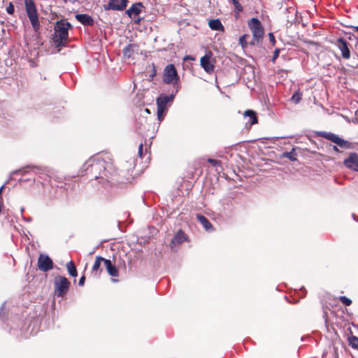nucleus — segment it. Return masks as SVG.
I'll return each instance as SVG.
<instances>
[{"instance_id":"obj_28","label":"nucleus","mask_w":358,"mask_h":358,"mask_svg":"<svg viewBox=\"0 0 358 358\" xmlns=\"http://www.w3.org/2000/svg\"><path fill=\"white\" fill-rule=\"evenodd\" d=\"M249 37L248 34H243L239 38V43L241 45L243 49H245L248 47L247 39Z\"/></svg>"},{"instance_id":"obj_40","label":"nucleus","mask_w":358,"mask_h":358,"mask_svg":"<svg viewBox=\"0 0 358 358\" xmlns=\"http://www.w3.org/2000/svg\"><path fill=\"white\" fill-rule=\"evenodd\" d=\"M333 149H334V150H336V151H338V148H337V147H336V146H335V145H334V146H333Z\"/></svg>"},{"instance_id":"obj_38","label":"nucleus","mask_w":358,"mask_h":358,"mask_svg":"<svg viewBox=\"0 0 358 358\" xmlns=\"http://www.w3.org/2000/svg\"><path fill=\"white\" fill-rule=\"evenodd\" d=\"M187 59H192V60H193V59H194V58H193L192 56H190V55H187V56H186V57H185V60H187Z\"/></svg>"},{"instance_id":"obj_15","label":"nucleus","mask_w":358,"mask_h":358,"mask_svg":"<svg viewBox=\"0 0 358 358\" xmlns=\"http://www.w3.org/2000/svg\"><path fill=\"white\" fill-rule=\"evenodd\" d=\"M103 266L106 268L107 273L112 277H118L119 271L117 267L110 259L104 258Z\"/></svg>"},{"instance_id":"obj_32","label":"nucleus","mask_w":358,"mask_h":358,"mask_svg":"<svg viewBox=\"0 0 358 358\" xmlns=\"http://www.w3.org/2000/svg\"><path fill=\"white\" fill-rule=\"evenodd\" d=\"M138 155L141 158H143V145L142 143L138 146Z\"/></svg>"},{"instance_id":"obj_30","label":"nucleus","mask_w":358,"mask_h":358,"mask_svg":"<svg viewBox=\"0 0 358 358\" xmlns=\"http://www.w3.org/2000/svg\"><path fill=\"white\" fill-rule=\"evenodd\" d=\"M280 52V50L279 48H276L274 50L273 55L272 59H271V61H272L273 63L275 62V60L277 59V58L279 56Z\"/></svg>"},{"instance_id":"obj_2","label":"nucleus","mask_w":358,"mask_h":358,"mask_svg":"<svg viewBox=\"0 0 358 358\" xmlns=\"http://www.w3.org/2000/svg\"><path fill=\"white\" fill-rule=\"evenodd\" d=\"M87 173L91 174L95 178L101 177V174L106 170V162L103 158L90 159L86 162Z\"/></svg>"},{"instance_id":"obj_8","label":"nucleus","mask_w":358,"mask_h":358,"mask_svg":"<svg viewBox=\"0 0 358 358\" xmlns=\"http://www.w3.org/2000/svg\"><path fill=\"white\" fill-rule=\"evenodd\" d=\"M320 136L334 143L342 148H350L351 143L345 141L333 133L320 132Z\"/></svg>"},{"instance_id":"obj_11","label":"nucleus","mask_w":358,"mask_h":358,"mask_svg":"<svg viewBox=\"0 0 358 358\" xmlns=\"http://www.w3.org/2000/svg\"><path fill=\"white\" fill-rule=\"evenodd\" d=\"M128 0H108V3L104 5L106 10H123L127 6Z\"/></svg>"},{"instance_id":"obj_21","label":"nucleus","mask_w":358,"mask_h":358,"mask_svg":"<svg viewBox=\"0 0 358 358\" xmlns=\"http://www.w3.org/2000/svg\"><path fill=\"white\" fill-rule=\"evenodd\" d=\"M244 116L245 117H249L250 120L249 123L250 125H253L255 124H257L258 122V118L257 116V113L252 110H247L244 112Z\"/></svg>"},{"instance_id":"obj_29","label":"nucleus","mask_w":358,"mask_h":358,"mask_svg":"<svg viewBox=\"0 0 358 358\" xmlns=\"http://www.w3.org/2000/svg\"><path fill=\"white\" fill-rule=\"evenodd\" d=\"M339 301L343 303L345 306H349L352 304V301L350 299L345 296H341L338 298Z\"/></svg>"},{"instance_id":"obj_19","label":"nucleus","mask_w":358,"mask_h":358,"mask_svg":"<svg viewBox=\"0 0 358 358\" xmlns=\"http://www.w3.org/2000/svg\"><path fill=\"white\" fill-rule=\"evenodd\" d=\"M208 25L212 30L222 31L224 30V27L219 19L210 20L208 22Z\"/></svg>"},{"instance_id":"obj_18","label":"nucleus","mask_w":358,"mask_h":358,"mask_svg":"<svg viewBox=\"0 0 358 358\" xmlns=\"http://www.w3.org/2000/svg\"><path fill=\"white\" fill-rule=\"evenodd\" d=\"M76 18L83 25H92L94 23L93 19L87 14H77Z\"/></svg>"},{"instance_id":"obj_7","label":"nucleus","mask_w":358,"mask_h":358,"mask_svg":"<svg viewBox=\"0 0 358 358\" xmlns=\"http://www.w3.org/2000/svg\"><path fill=\"white\" fill-rule=\"evenodd\" d=\"M175 95L171 94L169 96L165 94H160L157 99V116L158 119L161 120L164 113L166 110L168 103L172 101L174 99Z\"/></svg>"},{"instance_id":"obj_37","label":"nucleus","mask_w":358,"mask_h":358,"mask_svg":"<svg viewBox=\"0 0 358 358\" xmlns=\"http://www.w3.org/2000/svg\"><path fill=\"white\" fill-rule=\"evenodd\" d=\"M156 69H155V66L154 64H152V74L150 75V76L152 77V78H154V76H155L156 75Z\"/></svg>"},{"instance_id":"obj_20","label":"nucleus","mask_w":358,"mask_h":358,"mask_svg":"<svg viewBox=\"0 0 358 358\" xmlns=\"http://www.w3.org/2000/svg\"><path fill=\"white\" fill-rule=\"evenodd\" d=\"M104 258L101 256H96L95 258L94 263L92 266V272H99L101 273L102 271V268H101V264L103 265Z\"/></svg>"},{"instance_id":"obj_5","label":"nucleus","mask_w":358,"mask_h":358,"mask_svg":"<svg viewBox=\"0 0 358 358\" xmlns=\"http://www.w3.org/2000/svg\"><path fill=\"white\" fill-rule=\"evenodd\" d=\"M248 25L252 34V37L257 41H262L264 37V28L259 20L252 17L248 21Z\"/></svg>"},{"instance_id":"obj_31","label":"nucleus","mask_w":358,"mask_h":358,"mask_svg":"<svg viewBox=\"0 0 358 358\" xmlns=\"http://www.w3.org/2000/svg\"><path fill=\"white\" fill-rule=\"evenodd\" d=\"M208 162L213 166H218L222 164L220 161L214 159H208Z\"/></svg>"},{"instance_id":"obj_22","label":"nucleus","mask_w":358,"mask_h":358,"mask_svg":"<svg viewBox=\"0 0 358 358\" xmlns=\"http://www.w3.org/2000/svg\"><path fill=\"white\" fill-rule=\"evenodd\" d=\"M138 49V45L135 44H129L123 50V54L125 57L130 58L132 57L135 50Z\"/></svg>"},{"instance_id":"obj_9","label":"nucleus","mask_w":358,"mask_h":358,"mask_svg":"<svg viewBox=\"0 0 358 358\" xmlns=\"http://www.w3.org/2000/svg\"><path fill=\"white\" fill-rule=\"evenodd\" d=\"M37 266L40 271L47 272L53 268V262L49 256L41 254L38 259Z\"/></svg>"},{"instance_id":"obj_10","label":"nucleus","mask_w":358,"mask_h":358,"mask_svg":"<svg viewBox=\"0 0 358 358\" xmlns=\"http://www.w3.org/2000/svg\"><path fill=\"white\" fill-rule=\"evenodd\" d=\"M336 45L341 50L343 58L348 59L350 58V44L344 38H339L335 43Z\"/></svg>"},{"instance_id":"obj_25","label":"nucleus","mask_w":358,"mask_h":358,"mask_svg":"<svg viewBox=\"0 0 358 358\" xmlns=\"http://www.w3.org/2000/svg\"><path fill=\"white\" fill-rule=\"evenodd\" d=\"M348 344L353 349H358V337L356 336H351L348 338Z\"/></svg>"},{"instance_id":"obj_23","label":"nucleus","mask_w":358,"mask_h":358,"mask_svg":"<svg viewBox=\"0 0 358 358\" xmlns=\"http://www.w3.org/2000/svg\"><path fill=\"white\" fill-rule=\"evenodd\" d=\"M66 269L69 274L72 277H76L78 275V271L76 266L73 261H70L66 265Z\"/></svg>"},{"instance_id":"obj_34","label":"nucleus","mask_w":358,"mask_h":358,"mask_svg":"<svg viewBox=\"0 0 358 358\" xmlns=\"http://www.w3.org/2000/svg\"><path fill=\"white\" fill-rule=\"evenodd\" d=\"M268 38H269V41L272 43V45H275V36H274L273 34V33H269L268 34Z\"/></svg>"},{"instance_id":"obj_14","label":"nucleus","mask_w":358,"mask_h":358,"mask_svg":"<svg viewBox=\"0 0 358 358\" xmlns=\"http://www.w3.org/2000/svg\"><path fill=\"white\" fill-rule=\"evenodd\" d=\"M344 164L347 168L358 171V154L350 153L348 157L344 160Z\"/></svg>"},{"instance_id":"obj_1","label":"nucleus","mask_w":358,"mask_h":358,"mask_svg":"<svg viewBox=\"0 0 358 358\" xmlns=\"http://www.w3.org/2000/svg\"><path fill=\"white\" fill-rule=\"evenodd\" d=\"M71 24L64 20L57 22L55 26L53 42L56 47L64 46L68 41L69 29Z\"/></svg>"},{"instance_id":"obj_35","label":"nucleus","mask_w":358,"mask_h":358,"mask_svg":"<svg viewBox=\"0 0 358 358\" xmlns=\"http://www.w3.org/2000/svg\"><path fill=\"white\" fill-rule=\"evenodd\" d=\"M262 42V41H257L255 40L254 38L252 39V41H251L249 44L250 45H259V43H261Z\"/></svg>"},{"instance_id":"obj_24","label":"nucleus","mask_w":358,"mask_h":358,"mask_svg":"<svg viewBox=\"0 0 358 358\" xmlns=\"http://www.w3.org/2000/svg\"><path fill=\"white\" fill-rule=\"evenodd\" d=\"M234 6V16L237 19L239 17V13L243 10V6L240 3L238 0H231Z\"/></svg>"},{"instance_id":"obj_42","label":"nucleus","mask_w":358,"mask_h":358,"mask_svg":"<svg viewBox=\"0 0 358 358\" xmlns=\"http://www.w3.org/2000/svg\"><path fill=\"white\" fill-rule=\"evenodd\" d=\"M354 29H355L356 31H358V27H354Z\"/></svg>"},{"instance_id":"obj_26","label":"nucleus","mask_w":358,"mask_h":358,"mask_svg":"<svg viewBox=\"0 0 358 358\" xmlns=\"http://www.w3.org/2000/svg\"><path fill=\"white\" fill-rule=\"evenodd\" d=\"M296 154L294 152V149H292V150L291 152H285L282 154V157L287 158L290 161H292V162L296 160Z\"/></svg>"},{"instance_id":"obj_6","label":"nucleus","mask_w":358,"mask_h":358,"mask_svg":"<svg viewBox=\"0 0 358 358\" xmlns=\"http://www.w3.org/2000/svg\"><path fill=\"white\" fill-rule=\"evenodd\" d=\"M180 78L177 73L175 66L172 64H168L164 71L163 81L166 84H173L178 85ZM178 86H177L176 92Z\"/></svg>"},{"instance_id":"obj_41","label":"nucleus","mask_w":358,"mask_h":358,"mask_svg":"<svg viewBox=\"0 0 358 358\" xmlns=\"http://www.w3.org/2000/svg\"><path fill=\"white\" fill-rule=\"evenodd\" d=\"M141 22V18H138L137 20H136V23H140Z\"/></svg>"},{"instance_id":"obj_12","label":"nucleus","mask_w":358,"mask_h":358,"mask_svg":"<svg viewBox=\"0 0 358 358\" xmlns=\"http://www.w3.org/2000/svg\"><path fill=\"white\" fill-rule=\"evenodd\" d=\"M211 55L212 53L209 52L208 54H206L200 59L201 67L209 74L213 73L215 69V65L211 60Z\"/></svg>"},{"instance_id":"obj_27","label":"nucleus","mask_w":358,"mask_h":358,"mask_svg":"<svg viewBox=\"0 0 358 358\" xmlns=\"http://www.w3.org/2000/svg\"><path fill=\"white\" fill-rule=\"evenodd\" d=\"M301 98H302V92H300V90H297V91H296V92L293 94V95H292V96L291 99H292V101L294 103H299V102H300V101L301 100Z\"/></svg>"},{"instance_id":"obj_16","label":"nucleus","mask_w":358,"mask_h":358,"mask_svg":"<svg viewBox=\"0 0 358 358\" xmlns=\"http://www.w3.org/2000/svg\"><path fill=\"white\" fill-rule=\"evenodd\" d=\"M143 7V6L141 2L134 3L128 10H126V13L130 17L132 15H138L141 12V8Z\"/></svg>"},{"instance_id":"obj_17","label":"nucleus","mask_w":358,"mask_h":358,"mask_svg":"<svg viewBox=\"0 0 358 358\" xmlns=\"http://www.w3.org/2000/svg\"><path fill=\"white\" fill-rule=\"evenodd\" d=\"M196 219L201 223V224H202V226L206 231L214 230L213 226L204 215L197 214Z\"/></svg>"},{"instance_id":"obj_36","label":"nucleus","mask_w":358,"mask_h":358,"mask_svg":"<svg viewBox=\"0 0 358 358\" xmlns=\"http://www.w3.org/2000/svg\"><path fill=\"white\" fill-rule=\"evenodd\" d=\"M85 275H83V276L80 278V280H79L78 285H79L80 286H83V285H84V284H85Z\"/></svg>"},{"instance_id":"obj_13","label":"nucleus","mask_w":358,"mask_h":358,"mask_svg":"<svg viewBox=\"0 0 358 358\" xmlns=\"http://www.w3.org/2000/svg\"><path fill=\"white\" fill-rule=\"evenodd\" d=\"M188 238L185 234V232L180 229L177 231L173 239L171 240L169 246L171 249V250L174 251L176 247L181 245L182 243L187 241Z\"/></svg>"},{"instance_id":"obj_3","label":"nucleus","mask_w":358,"mask_h":358,"mask_svg":"<svg viewBox=\"0 0 358 358\" xmlns=\"http://www.w3.org/2000/svg\"><path fill=\"white\" fill-rule=\"evenodd\" d=\"M54 295L57 298H64L68 293L71 282L64 276L57 275L54 278Z\"/></svg>"},{"instance_id":"obj_33","label":"nucleus","mask_w":358,"mask_h":358,"mask_svg":"<svg viewBox=\"0 0 358 358\" xmlns=\"http://www.w3.org/2000/svg\"><path fill=\"white\" fill-rule=\"evenodd\" d=\"M7 13L9 14H13L14 13V6L12 3H10L9 6L6 8Z\"/></svg>"},{"instance_id":"obj_4","label":"nucleus","mask_w":358,"mask_h":358,"mask_svg":"<svg viewBox=\"0 0 358 358\" xmlns=\"http://www.w3.org/2000/svg\"><path fill=\"white\" fill-rule=\"evenodd\" d=\"M25 10L34 30L37 32L41 28L38 15L33 0H24Z\"/></svg>"},{"instance_id":"obj_39","label":"nucleus","mask_w":358,"mask_h":358,"mask_svg":"<svg viewBox=\"0 0 358 358\" xmlns=\"http://www.w3.org/2000/svg\"><path fill=\"white\" fill-rule=\"evenodd\" d=\"M3 186L0 187V196H1V193L3 192Z\"/></svg>"}]
</instances>
